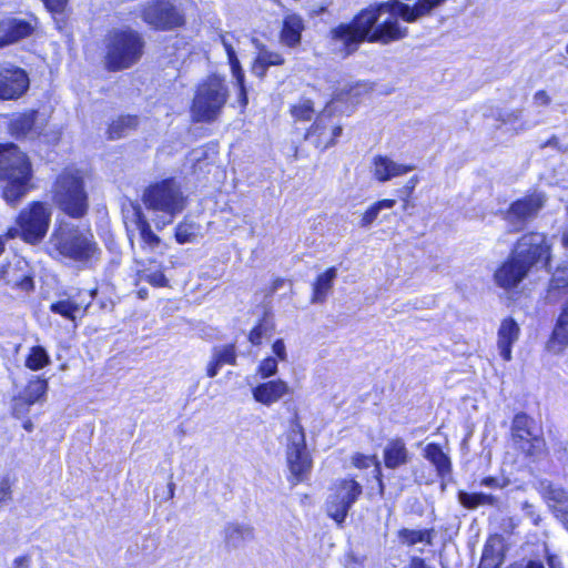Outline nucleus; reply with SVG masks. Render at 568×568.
Listing matches in <instances>:
<instances>
[{"label": "nucleus", "instance_id": "6e6d98bb", "mask_svg": "<svg viewBox=\"0 0 568 568\" xmlns=\"http://www.w3.org/2000/svg\"><path fill=\"white\" fill-rule=\"evenodd\" d=\"M521 119L520 110H511L509 112L500 113L497 116V120L504 124H515L518 123Z\"/></svg>", "mask_w": 568, "mask_h": 568}, {"label": "nucleus", "instance_id": "473e14b6", "mask_svg": "<svg viewBox=\"0 0 568 568\" xmlns=\"http://www.w3.org/2000/svg\"><path fill=\"white\" fill-rule=\"evenodd\" d=\"M351 463H352V466L354 468L359 469V470L367 469L372 465H374L375 466V470H374L375 475H374V477H375V479L377 481V486H378L381 495L384 494L385 485H384V481H383V474H382L381 463L377 459L376 455H374V454L373 455H366V454L356 452V453H354L351 456Z\"/></svg>", "mask_w": 568, "mask_h": 568}, {"label": "nucleus", "instance_id": "603ef678", "mask_svg": "<svg viewBox=\"0 0 568 568\" xmlns=\"http://www.w3.org/2000/svg\"><path fill=\"white\" fill-rule=\"evenodd\" d=\"M41 2L53 18L64 16L70 11V0H41Z\"/></svg>", "mask_w": 568, "mask_h": 568}, {"label": "nucleus", "instance_id": "a878e982", "mask_svg": "<svg viewBox=\"0 0 568 568\" xmlns=\"http://www.w3.org/2000/svg\"><path fill=\"white\" fill-rule=\"evenodd\" d=\"M423 456L435 468L436 475L442 480L452 476L453 463L438 443H428L423 449Z\"/></svg>", "mask_w": 568, "mask_h": 568}, {"label": "nucleus", "instance_id": "423d86ee", "mask_svg": "<svg viewBox=\"0 0 568 568\" xmlns=\"http://www.w3.org/2000/svg\"><path fill=\"white\" fill-rule=\"evenodd\" d=\"M230 92L224 77L211 73L195 89L190 104V113L194 123H213L229 100Z\"/></svg>", "mask_w": 568, "mask_h": 568}, {"label": "nucleus", "instance_id": "de8ad7c7", "mask_svg": "<svg viewBox=\"0 0 568 568\" xmlns=\"http://www.w3.org/2000/svg\"><path fill=\"white\" fill-rule=\"evenodd\" d=\"M278 371L277 359L273 356L263 358L256 367V375L261 379H267L276 375Z\"/></svg>", "mask_w": 568, "mask_h": 568}, {"label": "nucleus", "instance_id": "79ce46f5", "mask_svg": "<svg viewBox=\"0 0 568 568\" xmlns=\"http://www.w3.org/2000/svg\"><path fill=\"white\" fill-rule=\"evenodd\" d=\"M136 277L138 281H144L155 288L170 286V281L166 277L163 267H159L152 273H148V270L145 268L138 270Z\"/></svg>", "mask_w": 568, "mask_h": 568}, {"label": "nucleus", "instance_id": "72a5a7b5", "mask_svg": "<svg viewBox=\"0 0 568 568\" xmlns=\"http://www.w3.org/2000/svg\"><path fill=\"white\" fill-rule=\"evenodd\" d=\"M48 379L34 376L27 382L23 389L19 393L28 398L31 403L43 402L48 393Z\"/></svg>", "mask_w": 568, "mask_h": 568}, {"label": "nucleus", "instance_id": "0eeeda50", "mask_svg": "<svg viewBox=\"0 0 568 568\" xmlns=\"http://www.w3.org/2000/svg\"><path fill=\"white\" fill-rule=\"evenodd\" d=\"M141 200L146 210L161 212L169 217L166 222H163L162 226L158 225L159 230L172 223L173 219L181 213L186 205V200L181 186L173 176L149 184Z\"/></svg>", "mask_w": 568, "mask_h": 568}, {"label": "nucleus", "instance_id": "58836bf2", "mask_svg": "<svg viewBox=\"0 0 568 568\" xmlns=\"http://www.w3.org/2000/svg\"><path fill=\"white\" fill-rule=\"evenodd\" d=\"M420 182V178L418 175H412L405 184L396 191L398 200L402 203V210L407 211L415 206V190L418 183Z\"/></svg>", "mask_w": 568, "mask_h": 568}, {"label": "nucleus", "instance_id": "4c0bfd02", "mask_svg": "<svg viewBox=\"0 0 568 568\" xmlns=\"http://www.w3.org/2000/svg\"><path fill=\"white\" fill-rule=\"evenodd\" d=\"M458 500L466 509H475L481 505H494L496 498L493 495L485 493H467L464 490L458 491Z\"/></svg>", "mask_w": 568, "mask_h": 568}, {"label": "nucleus", "instance_id": "ea45409f", "mask_svg": "<svg viewBox=\"0 0 568 568\" xmlns=\"http://www.w3.org/2000/svg\"><path fill=\"white\" fill-rule=\"evenodd\" d=\"M49 310L51 313L60 315L61 317L74 322L77 313L80 311V305L70 300H59L50 304Z\"/></svg>", "mask_w": 568, "mask_h": 568}, {"label": "nucleus", "instance_id": "13d9d810", "mask_svg": "<svg viewBox=\"0 0 568 568\" xmlns=\"http://www.w3.org/2000/svg\"><path fill=\"white\" fill-rule=\"evenodd\" d=\"M272 351L275 355V358L277 361H286L287 359V353L285 348V344L282 338H277L272 344Z\"/></svg>", "mask_w": 568, "mask_h": 568}, {"label": "nucleus", "instance_id": "9b49d317", "mask_svg": "<svg viewBox=\"0 0 568 568\" xmlns=\"http://www.w3.org/2000/svg\"><path fill=\"white\" fill-rule=\"evenodd\" d=\"M51 207L43 201H31L17 215L20 239L30 245L39 244L48 234L51 223Z\"/></svg>", "mask_w": 568, "mask_h": 568}, {"label": "nucleus", "instance_id": "7c9ffc66", "mask_svg": "<svg viewBox=\"0 0 568 568\" xmlns=\"http://www.w3.org/2000/svg\"><path fill=\"white\" fill-rule=\"evenodd\" d=\"M134 224L139 231L142 248L155 250L161 244V237L155 234L140 209L134 212Z\"/></svg>", "mask_w": 568, "mask_h": 568}, {"label": "nucleus", "instance_id": "a211bd4d", "mask_svg": "<svg viewBox=\"0 0 568 568\" xmlns=\"http://www.w3.org/2000/svg\"><path fill=\"white\" fill-rule=\"evenodd\" d=\"M529 268L510 252L494 272L495 284L504 290L517 287L528 275Z\"/></svg>", "mask_w": 568, "mask_h": 568}, {"label": "nucleus", "instance_id": "09e8293b", "mask_svg": "<svg viewBox=\"0 0 568 568\" xmlns=\"http://www.w3.org/2000/svg\"><path fill=\"white\" fill-rule=\"evenodd\" d=\"M267 331V322L266 318L263 316L255 323V325L248 332V342L254 346H260Z\"/></svg>", "mask_w": 568, "mask_h": 568}, {"label": "nucleus", "instance_id": "338daca9", "mask_svg": "<svg viewBox=\"0 0 568 568\" xmlns=\"http://www.w3.org/2000/svg\"><path fill=\"white\" fill-rule=\"evenodd\" d=\"M480 485L485 487H498V479L494 476H486L480 479Z\"/></svg>", "mask_w": 568, "mask_h": 568}, {"label": "nucleus", "instance_id": "8fccbe9b", "mask_svg": "<svg viewBox=\"0 0 568 568\" xmlns=\"http://www.w3.org/2000/svg\"><path fill=\"white\" fill-rule=\"evenodd\" d=\"M11 288L30 294L36 290V281L32 272L23 273L12 284H9Z\"/></svg>", "mask_w": 568, "mask_h": 568}, {"label": "nucleus", "instance_id": "4be33fe9", "mask_svg": "<svg viewBox=\"0 0 568 568\" xmlns=\"http://www.w3.org/2000/svg\"><path fill=\"white\" fill-rule=\"evenodd\" d=\"M304 30L305 21L301 14L296 12L286 13L283 17L278 32L280 42L286 48H296L302 42Z\"/></svg>", "mask_w": 568, "mask_h": 568}, {"label": "nucleus", "instance_id": "f3484780", "mask_svg": "<svg viewBox=\"0 0 568 568\" xmlns=\"http://www.w3.org/2000/svg\"><path fill=\"white\" fill-rule=\"evenodd\" d=\"M286 465L291 474L288 481L292 485L306 481L313 468V458L307 444L287 445Z\"/></svg>", "mask_w": 568, "mask_h": 568}, {"label": "nucleus", "instance_id": "4d7b16f0", "mask_svg": "<svg viewBox=\"0 0 568 568\" xmlns=\"http://www.w3.org/2000/svg\"><path fill=\"white\" fill-rule=\"evenodd\" d=\"M235 87L237 89V100L241 108L244 110L248 104V95L245 85V80L235 81Z\"/></svg>", "mask_w": 568, "mask_h": 568}, {"label": "nucleus", "instance_id": "f8f14e48", "mask_svg": "<svg viewBox=\"0 0 568 568\" xmlns=\"http://www.w3.org/2000/svg\"><path fill=\"white\" fill-rule=\"evenodd\" d=\"M529 268L551 270L552 245L546 233L529 231L519 236L511 251Z\"/></svg>", "mask_w": 568, "mask_h": 568}, {"label": "nucleus", "instance_id": "7ed1b4c3", "mask_svg": "<svg viewBox=\"0 0 568 568\" xmlns=\"http://www.w3.org/2000/svg\"><path fill=\"white\" fill-rule=\"evenodd\" d=\"M33 168L29 155L13 142L0 143L1 197L16 206L32 189Z\"/></svg>", "mask_w": 568, "mask_h": 568}, {"label": "nucleus", "instance_id": "5701e85b", "mask_svg": "<svg viewBox=\"0 0 568 568\" xmlns=\"http://www.w3.org/2000/svg\"><path fill=\"white\" fill-rule=\"evenodd\" d=\"M410 462V453L402 437H393L387 440L383 449V464L385 468L395 470L406 466Z\"/></svg>", "mask_w": 568, "mask_h": 568}, {"label": "nucleus", "instance_id": "cd10ccee", "mask_svg": "<svg viewBox=\"0 0 568 568\" xmlns=\"http://www.w3.org/2000/svg\"><path fill=\"white\" fill-rule=\"evenodd\" d=\"M140 126V116L138 114H120L112 119L105 129V139L116 141L135 132Z\"/></svg>", "mask_w": 568, "mask_h": 568}, {"label": "nucleus", "instance_id": "f03ea898", "mask_svg": "<svg viewBox=\"0 0 568 568\" xmlns=\"http://www.w3.org/2000/svg\"><path fill=\"white\" fill-rule=\"evenodd\" d=\"M49 244L52 257L77 263L82 268L93 267L102 257V250L90 226L69 224L55 227Z\"/></svg>", "mask_w": 568, "mask_h": 568}, {"label": "nucleus", "instance_id": "052dcab7", "mask_svg": "<svg viewBox=\"0 0 568 568\" xmlns=\"http://www.w3.org/2000/svg\"><path fill=\"white\" fill-rule=\"evenodd\" d=\"M405 568H435V567L427 564L426 559H424L423 557L412 556Z\"/></svg>", "mask_w": 568, "mask_h": 568}, {"label": "nucleus", "instance_id": "2f4dec72", "mask_svg": "<svg viewBox=\"0 0 568 568\" xmlns=\"http://www.w3.org/2000/svg\"><path fill=\"white\" fill-rule=\"evenodd\" d=\"M434 528H424V529H409L402 528L397 531V537L403 545L408 547H413L416 544L423 542L427 546H432L435 537Z\"/></svg>", "mask_w": 568, "mask_h": 568}, {"label": "nucleus", "instance_id": "412c9836", "mask_svg": "<svg viewBox=\"0 0 568 568\" xmlns=\"http://www.w3.org/2000/svg\"><path fill=\"white\" fill-rule=\"evenodd\" d=\"M290 393L287 382L281 378L262 382L252 388V396L256 403L271 406Z\"/></svg>", "mask_w": 568, "mask_h": 568}, {"label": "nucleus", "instance_id": "2eb2a0df", "mask_svg": "<svg viewBox=\"0 0 568 568\" xmlns=\"http://www.w3.org/2000/svg\"><path fill=\"white\" fill-rule=\"evenodd\" d=\"M39 19L31 13L28 18L4 14L0 18V50L32 38L38 30Z\"/></svg>", "mask_w": 568, "mask_h": 568}, {"label": "nucleus", "instance_id": "c03bdc74", "mask_svg": "<svg viewBox=\"0 0 568 568\" xmlns=\"http://www.w3.org/2000/svg\"><path fill=\"white\" fill-rule=\"evenodd\" d=\"M196 224L183 220L179 222L174 229V239L179 244L192 243L196 240Z\"/></svg>", "mask_w": 568, "mask_h": 568}, {"label": "nucleus", "instance_id": "bf43d9fd", "mask_svg": "<svg viewBox=\"0 0 568 568\" xmlns=\"http://www.w3.org/2000/svg\"><path fill=\"white\" fill-rule=\"evenodd\" d=\"M534 102L540 106H548L551 103V98L546 90H538L534 94Z\"/></svg>", "mask_w": 568, "mask_h": 568}, {"label": "nucleus", "instance_id": "864d4df0", "mask_svg": "<svg viewBox=\"0 0 568 568\" xmlns=\"http://www.w3.org/2000/svg\"><path fill=\"white\" fill-rule=\"evenodd\" d=\"M379 211L381 210L378 209L375 202L372 205H369L362 214V217L359 220L361 227L369 226L377 219Z\"/></svg>", "mask_w": 568, "mask_h": 568}, {"label": "nucleus", "instance_id": "6ab92c4d", "mask_svg": "<svg viewBox=\"0 0 568 568\" xmlns=\"http://www.w3.org/2000/svg\"><path fill=\"white\" fill-rule=\"evenodd\" d=\"M38 116L39 111L37 109L12 113L6 123L7 134L16 141L27 139L34 131Z\"/></svg>", "mask_w": 568, "mask_h": 568}, {"label": "nucleus", "instance_id": "1a4fd4ad", "mask_svg": "<svg viewBox=\"0 0 568 568\" xmlns=\"http://www.w3.org/2000/svg\"><path fill=\"white\" fill-rule=\"evenodd\" d=\"M143 23L155 32H170L185 29L187 18L183 9L172 0H149L140 8Z\"/></svg>", "mask_w": 568, "mask_h": 568}, {"label": "nucleus", "instance_id": "ddd939ff", "mask_svg": "<svg viewBox=\"0 0 568 568\" xmlns=\"http://www.w3.org/2000/svg\"><path fill=\"white\" fill-rule=\"evenodd\" d=\"M546 204L542 192H531L513 201L504 212V220L510 225V232L523 231L530 221L535 220Z\"/></svg>", "mask_w": 568, "mask_h": 568}, {"label": "nucleus", "instance_id": "39448f33", "mask_svg": "<svg viewBox=\"0 0 568 568\" xmlns=\"http://www.w3.org/2000/svg\"><path fill=\"white\" fill-rule=\"evenodd\" d=\"M54 205L68 217L81 220L90 210L84 173L75 168H64L51 187Z\"/></svg>", "mask_w": 568, "mask_h": 568}, {"label": "nucleus", "instance_id": "a18cd8bd", "mask_svg": "<svg viewBox=\"0 0 568 568\" xmlns=\"http://www.w3.org/2000/svg\"><path fill=\"white\" fill-rule=\"evenodd\" d=\"M33 405L34 404L28 398L23 397L21 394H17L11 399L10 414L14 418L26 417Z\"/></svg>", "mask_w": 568, "mask_h": 568}, {"label": "nucleus", "instance_id": "393cba45", "mask_svg": "<svg viewBox=\"0 0 568 568\" xmlns=\"http://www.w3.org/2000/svg\"><path fill=\"white\" fill-rule=\"evenodd\" d=\"M568 348V305H565L559 313L554 328L547 339V349L552 354L560 355Z\"/></svg>", "mask_w": 568, "mask_h": 568}, {"label": "nucleus", "instance_id": "4468645a", "mask_svg": "<svg viewBox=\"0 0 568 568\" xmlns=\"http://www.w3.org/2000/svg\"><path fill=\"white\" fill-rule=\"evenodd\" d=\"M342 133L343 126L334 120L333 113L321 111L305 130L304 140L310 141L315 149L324 152L337 144Z\"/></svg>", "mask_w": 568, "mask_h": 568}, {"label": "nucleus", "instance_id": "774afa93", "mask_svg": "<svg viewBox=\"0 0 568 568\" xmlns=\"http://www.w3.org/2000/svg\"><path fill=\"white\" fill-rule=\"evenodd\" d=\"M30 558L28 555L20 556L14 559L13 565L14 568H21L23 565H27L29 562Z\"/></svg>", "mask_w": 568, "mask_h": 568}, {"label": "nucleus", "instance_id": "e2e57ef3", "mask_svg": "<svg viewBox=\"0 0 568 568\" xmlns=\"http://www.w3.org/2000/svg\"><path fill=\"white\" fill-rule=\"evenodd\" d=\"M11 270V262L7 261L0 264V281H4L7 285L10 284L9 275Z\"/></svg>", "mask_w": 568, "mask_h": 568}, {"label": "nucleus", "instance_id": "b1692460", "mask_svg": "<svg viewBox=\"0 0 568 568\" xmlns=\"http://www.w3.org/2000/svg\"><path fill=\"white\" fill-rule=\"evenodd\" d=\"M520 328L517 322L508 316L504 318L497 332V347L500 357L509 362L513 357V345L518 341Z\"/></svg>", "mask_w": 568, "mask_h": 568}, {"label": "nucleus", "instance_id": "680f3d73", "mask_svg": "<svg viewBox=\"0 0 568 568\" xmlns=\"http://www.w3.org/2000/svg\"><path fill=\"white\" fill-rule=\"evenodd\" d=\"M554 148L556 150H559V151H564V149L561 148V144H560V140L557 135L552 134L550 135L545 142H542L540 144V148L541 149H545V148Z\"/></svg>", "mask_w": 568, "mask_h": 568}, {"label": "nucleus", "instance_id": "a19ab883", "mask_svg": "<svg viewBox=\"0 0 568 568\" xmlns=\"http://www.w3.org/2000/svg\"><path fill=\"white\" fill-rule=\"evenodd\" d=\"M290 427L286 433V437L288 440L287 445H301L306 444V434L305 429L301 423V417L298 413L295 410L290 418Z\"/></svg>", "mask_w": 568, "mask_h": 568}, {"label": "nucleus", "instance_id": "0e129e2a", "mask_svg": "<svg viewBox=\"0 0 568 568\" xmlns=\"http://www.w3.org/2000/svg\"><path fill=\"white\" fill-rule=\"evenodd\" d=\"M2 239H4V243L8 241V240H12V239H16L17 236L20 237V227L18 225L16 226H10L6 230L4 234L3 235H0Z\"/></svg>", "mask_w": 568, "mask_h": 568}, {"label": "nucleus", "instance_id": "e433bc0d", "mask_svg": "<svg viewBox=\"0 0 568 568\" xmlns=\"http://www.w3.org/2000/svg\"><path fill=\"white\" fill-rule=\"evenodd\" d=\"M50 362V356L45 348L41 345H34L30 347L24 359V365L30 371L37 372L47 367Z\"/></svg>", "mask_w": 568, "mask_h": 568}, {"label": "nucleus", "instance_id": "c9c22d12", "mask_svg": "<svg viewBox=\"0 0 568 568\" xmlns=\"http://www.w3.org/2000/svg\"><path fill=\"white\" fill-rule=\"evenodd\" d=\"M288 112L295 122H308L315 115V103L310 98H302L290 105Z\"/></svg>", "mask_w": 568, "mask_h": 568}, {"label": "nucleus", "instance_id": "bb28decb", "mask_svg": "<svg viewBox=\"0 0 568 568\" xmlns=\"http://www.w3.org/2000/svg\"><path fill=\"white\" fill-rule=\"evenodd\" d=\"M254 538L255 529L251 525L232 521L227 523L223 530V541L229 550L237 549Z\"/></svg>", "mask_w": 568, "mask_h": 568}, {"label": "nucleus", "instance_id": "9d476101", "mask_svg": "<svg viewBox=\"0 0 568 568\" xmlns=\"http://www.w3.org/2000/svg\"><path fill=\"white\" fill-rule=\"evenodd\" d=\"M510 437L515 448L525 458H536L546 450L542 427L525 412L514 415L510 426Z\"/></svg>", "mask_w": 568, "mask_h": 568}, {"label": "nucleus", "instance_id": "f257e3e1", "mask_svg": "<svg viewBox=\"0 0 568 568\" xmlns=\"http://www.w3.org/2000/svg\"><path fill=\"white\" fill-rule=\"evenodd\" d=\"M448 0H386L359 9L349 20L332 27L326 34L333 51L343 59L354 55L365 44H389L408 36L398 20L414 23L429 17Z\"/></svg>", "mask_w": 568, "mask_h": 568}, {"label": "nucleus", "instance_id": "aec40b11", "mask_svg": "<svg viewBox=\"0 0 568 568\" xmlns=\"http://www.w3.org/2000/svg\"><path fill=\"white\" fill-rule=\"evenodd\" d=\"M373 178L385 183L394 178L405 175L415 169L414 164L396 163L387 155L376 154L372 159Z\"/></svg>", "mask_w": 568, "mask_h": 568}, {"label": "nucleus", "instance_id": "3c124183", "mask_svg": "<svg viewBox=\"0 0 568 568\" xmlns=\"http://www.w3.org/2000/svg\"><path fill=\"white\" fill-rule=\"evenodd\" d=\"M225 51L227 55V61L231 67L232 74L235 79V81L245 80V73L242 69V65L237 59V55L233 49V47L230 43L225 44Z\"/></svg>", "mask_w": 568, "mask_h": 568}, {"label": "nucleus", "instance_id": "6e6552de", "mask_svg": "<svg viewBox=\"0 0 568 568\" xmlns=\"http://www.w3.org/2000/svg\"><path fill=\"white\" fill-rule=\"evenodd\" d=\"M363 490V486L353 475L334 480L324 504L326 516L338 527H343L349 510L361 498Z\"/></svg>", "mask_w": 568, "mask_h": 568}, {"label": "nucleus", "instance_id": "5fc2aeb1", "mask_svg": "<svg viewBox=\"0 0 568 568\" xmlns=\"http://www.w3.org/2000/svg\"><path fill=\"white\" fill-rule=\"evenodd\" d=\"M552 282L557 288H567L568 287V266H560L557 268L555 276L552 277Z\"/></svg>", "mask_w": 568, "mask_h": 568}, {"label": "nucleus", "instance_id": "c756f323", "mask_svg": "<svg viewBox=\"0 0 568 568\" xmlns=\"http://www.w3.org/2000/svg\"><path fill=\"white\" fill-rule=\"evenodd\" d=\"M336 276V267L331 266L315 277L312 284L311 303L323 304L326 302L327 296L334 286Z\"/></svg>", "mask_w": 568, "mask_h": 568}, {"label": "nucleus", "instance_id": "20e7f679", "mask_svg": "<svg viewBox=\"0 0 568 568\" xmlns=\"http://www.w3.org/2000/svg\"><path fill=\"white\" fill-rule=\"evenodd\" d=\"M145 49V39L139 30L131 27L112 28L103 38V69L111 73L129 70L140 63Z\"/></svg>", "mask_w": 568, "mask_h": 568}, {"label": "nucleus", "instance_id": "69168bd1", "mask_svg": "<svg viewBox=\"0 0 568 568\" xmlns=\"http://www.w3.org/2000/svg\"><path fill=\"white\" fill-rule=\"evenodd\" d=\"M379 210L393 209L396 204L395 199H382L375 202Z\"/></svg>", "mask_w": 568, "mask_h": 568}, {"label": "nucleus", "instance_id": "49530a36", "mask_svg": "<svg viewBox=\"0 0 568 568\" xmlns=\"http://www.w3.org/2000/svg\"><path fill=\"white\" fill-rule=\"evenodd\" d=\"M14 483L16 479L9 474L0 477V508L12 501Z\"/></svg>", "mask_w": 568, "mask_h": 568}, {"label": "nucleus", "instance_id": "c85d7f7f", "mask_svg": "<svg viewBox=\"0 0 568 568\" xmlns=\"http://www.w3.org/2000/svg\"><path fill=\"white\" fill-rule=\"evenodd\" d=\"M236 363V345L234 343H229L222 347L214 348L213 355L206 365L205 374L207 377L213 378L219 374L222 366H234Z\"/></svg>", "mask_w": 568, "mask_h": 568}, {"label": "nucleus", "instance_id": "37998d69", "mask_svg": "<svg viewBox=\"0 0 568 568\" xmlns=\"http://www.w3.org/2000/svg\"><path fill=\"white\" fill-rule=\"evenodd\" d=\"M503 564V555L498 552L490 539H488L483 548L480 562L478 568H499Z\"/></svg>", "mask_w": 568, "mask_h": 568}, {"label": "nucleus", "instance_id": "dca6fc26", "mask_svg": "<svg viewBox=\"0 0 568 568\" xmlns=\"http://www.w3.org/2000/svg\"><path fill=\"white\" fill-rule=\"evenodd\" d=\"M30 89V77L26 69L0 62V101H18Z\"/></svg>", "mask_w": 568, "mask_h": 568}, {"label": "nucleus", "instance_id": "f704fd0d", "mask_svg": "<svg viewBox=\"0 0 568 568\" xmlns=\"http://www.w3.org/2000/svg\"><path fill=\"white\" fill-rule=\"evenodd\" d=\"M285 59L282 53L270 50H261L257 54L254 70L258 77H264L270 67L284 64Z\"/></svg>", "mask_w": 568, "mask_h": 568}]
</instances>
